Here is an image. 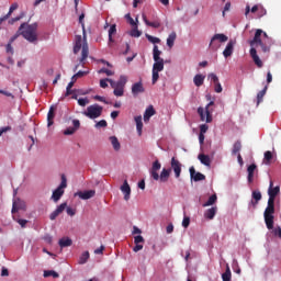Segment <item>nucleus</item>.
Listing matches in <instances>:
<instances>
[{
	"label": "nucleus",
	"mask_w": 281,
	"mask_h": 281,
	"mask_svg": "<svg viewBox=\"0 0 281 281\" xmlns=\"http://www.w3.org/2000/svg\"><path fill=\"white\" fill-rule=\"evenodd\" d=\"M280 194V187H274L273 188V181H270V186L268 189V205L263 212V218H265V223H266V227L268 229H272L273 228V221L276 218V216H273V214H276V198Z\"/></svg>",
	"instance_id": "f257e3e1"
},
{
	"label": "nucleus",
	"mask_w": 281,
	"mask_h": 281,
	"mask_svg": "<svg viewBox=\"0 0 281 281\" xmlns=\"http://www.w3.org/2000/svg\"><path fill=\"white\" fill-rule=\"evenodd\" d=\"M82 34L83 36H75L74 54H79L81 49V58H79V63L85 65V60L89 58V43H87V30H83Z\"/></svg>",
	"instance_id": "f03ea898"
},
{
	"label": "nucleus",
	"mask_w": 281,
	"mask_h": 281,
	"mask_svg": "<svg viewBox=\"0 0 281 281\" xmlns=\"http://www.w3.org/2000/svg\"><path fill=\"white\" fill-rule=\"evenodd\" d=\"M18 32L29 43H36L38 41V23L36 22L33 24L22 23Z\"/></svg>",
	"instance_id": "7ed1b4c3"
},
{
	"label": "nucleus",
	"mask_w": 281,
	"mask_h": 281,
	"mask_svg": "<svg viewBox=\"0 0 281 281\" xmlns=\"http://www.w3.org/2000/svg\"><path fill=\"white\" fill-rule=\"evenodd\" d=\"M110 86L112 87L113 94L116 98H122L124 95V87H126V82H128V77L122 75L117 81L109 80Z\"/></svg>",
	"instance_id": "20e7f679"
},
{
	"label": "nucleus",
	"mask_w": 281,
	"mask_h": 281,
	"mask_svg": "<svg viewBox=\"0 0 281 281\" xmlns=\"http://www.w3.org/2000/svg\"><path fill=\"white\" fill-rule=\"evenodd\" d=\"M229 41V37L223 33H216L209 44V48L211 52H217L221 47V43H227Z\"/></svg>",
	"instance_id": "39448f33"
},
{
	"label": "nucleus",
	"mask_w": 281,
	"mask_h": 281,
	"mask_svg": "<svg viewBox=\"0 0 281 281\" xmlns=\"http://www.w3.org/2000/svg\"><path fill=\"white\" fill-rule=\"evenodd\" d=\"M102 111H104V108L95 103V104L89 105L87 108V111L83 112V115H86V117H89V120H98V117L102 115Z\"/></svg>",
	"instance_id": "423d86ee"
},
{
	"label": "nucleus",
	"mask_w": 281,
	"mask_h": 281,
	"mask_svg": "<svg viewBox=\"0 0 281 281\" xmlns=\"http://www.w3.org/2000/svg\"><path fill=\"white\" fill-rule=\"evenodd\" d=\"M65 188H67V177L65 175H61V182L58 186V188L53 191L52 199L55 203H58L60 199L63 198V194H65Z\"/></svg>",
	"instance_id": "0eeeda50"
},
{
	"label": "nucleus",
	"mask_w": 281,
	"mask_h": 281,
	"mask_svg": "<svg viewBox=\"0 0 281 281\" xmlns=\"http://www.w3.org/2000/svg\"><path fill=\"white\" fill-rule=\"evenodd\" d=\"M260 36H262V30L258 29L255 33L254 38L250 41V47H256V45H259L262 52L267 54V52H270V48L266 45L265 42H262V38H260Z\"/></svg>",
	"instance_id": "6e6552de"
},
{
	"label": "nucleus",
	"mask_w": 281,
	"mask_h": 281,
	"mask_svg": "<svg viewBox=\"0 0 281 281\" xmlns=\"http://www.w3.org/2000/svg\"><path fill=\"white\" fill-rule=\"evenodd\" d=\"M214 106V101H211L205 109L203 108H199L198 109V113L201 117L202 122H206L207 124H210V122H212V112L210 111V108Z\"/></svg>",
	"instance_id": "1a4fd4ad"
},
{
	"label": "nucleus",
	"mask_w": 281,
	"mask_h": 281,
	"mask_svg": "<svg viewBox=\"0 0 281 281\" xmlns=\"http://www.w3.org/2000/svg\"><path fill=\"white\" fill-rule=\"evenodd\" d=\"M159 71H164V59H159L153 65V85L159 80Z\"/></svg>",
	"instance_id": "9d476101"
},
{
	"label": "nucleus",
	"mask_w": 281,
	"mask_h": 281,
	"mask_svg": "<svg viewBox=\"0 0 281 281\" xmlns=\"http://www.w3.org/2000/svg\"><path fill=\"white\" fill-rule=\"evenodd\" d=\"M209 78L214 83L215 93H223V86H221V81H218V76H216L214 72H211L209 74Z\"/></svg>",
	"instance_id": "9b49d317"
},
{
	"label": "nucleus",
	"mask_w": 281,
	"mask_h": 281,
	"mask_svg": "<svg viewBox=\"0 0 281 281\" xmlns=\"http://www.w3.org/2000/svg\"><path fill=\"white\" fill-rule=\"evenodd\" d=\"M158 170H161V162L159 160H155L151 166L150 176L153 177L154 181H159V173Z\"/></svg>",
	"instance_id": "f8f14e48"
},
{
	"label": "nucleus",
	"mask_w": 281,
	"mask_h": 281,
	"mask_svg": "<svg viewBox=\"0 0 281 281\" xmlns=\"http://www.w3.org/2000/svg\"><path fill=\"white\" fill-rule=\"evenodd\" d=\"M171 169L175 172L176 179H179L181 177V162L175 157L171 158Z\"/></svg>",
	"instance_id": "ddd939ff"
},
{
	"label": "nucleus",
	"mask_w": 281,
	"mask_h": 281,
	"mask_svg": "<svg viewBox=\"0 0 281 281\" xmlns=\"http://www.w3.org/2000/svg\"><path fill=\"white\" fill-rule=\"evenodd\" d=\"M75 196H79L82 201H89V199H93V196H95V190L79 191L75 193Z\"/></svg>",
	"instance_id": "4468645a"
},
{
	"label": "nucleus",
	"mask_w": 281,
	"mask_h": 281,
	"mask_svg": "<svg viewBox=\"0 0 281 281\" xmlns=\"http://www.w3.org/2000/svg\"><path fill=\"white\" fill-rule=\"evenodd\" d=\"M65 210H67V202L61 203L53 213H50V221H56V218H58V216H60V214H63Z\"/></svg>",
	"instance_id": "2eb2a0df"
},
{
	"label": "nucleus",
	"mask_w": 281,
	"mask_h": 281,
	"mask_svg": "<svg viewBox=\"0 0 281 281\" xmlns=\"http://www.w3.org/2000/svg\"><path fill=\"white\" fill-rule=\"evenodd\" d=\"M190 172V177L193 181H205V175L201 173V172H196V170L194 169V167H190L189 169Z\"/></svg>",
	"instance_id": "dca6fc26"
},
{
	"label": "nucleus",
	"mask_w": 281,
	"mask_h": 281,
	"mask_svg": "<svg viewBox=\"0 0 281 281\" xmlns=\"http://www.w3.org/2000/svg\"><path fill=\"white\" fill-rule=\"evenodd\" d=\"M26 205H25V201L21 200V199H15L13 200V205H12V214H15V212H18L19 210H25Z\"/></svg>",
	"instance_id": "f3484780"
},
{
	"label": "nucleus",
	"mask_w": 281,
	"mask_h": 281,
	"mask_svg": "<svg viewBox=\"0 0 281 281\" xmlns=\"http://www.w3.org/2000/svg\"><path fill=\"white\" fill-rule=\"evenodd\" d=\"M143 21L144 23L148 26V27H154L155 30H159V27H161V22H159V20H156L154 22L148 21V18L146 16V13L142 14Z\"/></svg>",
	"instance_id": "a211bd4d"
},
{
	"label": "nucleus",
	"mask_w": 281,
	"mask_h": 281,
	"mask_svg": "<svg viewBox=\"0 0 281 281\" xmlns=\"http://www.w3.org/2000/svg\"><path fill=\"white\" fill-rule=\"evenodd\" d=\"M250 56H251V58H252L255 65H256L257 67H259V69L262 68V65H263V64H262V60H261L260 57L258 56V50H256L255 47L250 48Z\"/></svg>",
	"instance_id": "6ab92c4d"
},
{
	"label": "nucleus",
	"mask_w": 281,
	"mask_h": 281,
	"mask_svg": "<svg viewBox=\"0 0 281 281\" xmlns=\"http://www.w3.org/2000/svg\"><path fill=\"white\" fill-rule=\"evenodd\" d=\"M236 43L234 41H229L223 52V56L224 58H229V56H232L234 54V45Z\"/></svg>",
	"instance_id": "aec40b11"
},
{
	"label": "nucleus",
	"mask_w": 281,
	"mask_h": 281,
	"mask_svg": "<svg viewBox=\"0 0 281 281\" xmlns=\"http://www.w3.org/2000/svg\"><path fill=\"white\" fill-rule=\"evenodd\" d=\"M72 126L74 127H68L64 131V135H74L78 128H80V121L79 120H74L72 121Z\"/></svg>",
	"instance_id": "412c9836"
},
{
	"label": "nucleus",
	"mask_w": 281,
	"mask_h": 281,
	"mask_svg": "<svg viewBox=\"0 0 281 281\" xmlns=\"http://www.w3.org/2000/svg\"><path fill=\"white\" fill-rule=\"evenodd\" d=\"M144 83H142V81H138L132 86L133 95H139V93H144Z\"/></svg>",
	"instance_id": "4be33fe9"
},
{
	"label": "nucleus",
	"mask_w": 281,
	"mask_h": 281,
	"mask_svg": "<svg viewBox=\"0 0 281 281\" xmlns=\"http://www.w3.org/2000/svg\"><path fill=\"white\" fill-rule=\"evenodd\" d=\"M121 191L124 194V200L128 201L131 199V186H128V181H124L123 186H121Z\"/></svg>",
	"instance_id": "5701e85b"
},
{
	"label": "nucleus",
	"mask_w": 281,
	"mask_h": 281,
	"mask_svg": "<svg viewBox=\"0 0 281 281\" xmlns=\"http://www.w3.org/2000/svg\"><path fill=\"white\" fill-rule=\"evenodd\" d=\"M155 113H157V111H155V108L153 105H149L144 113V122H150V117H153V115H155Z\"/></svg>",
	"instance_id": "b1692460"
},
{
	"label": "nucleus",
	"mask_w": 281,
	"mask_h": 281,
	"mask_svg": "<svg viewBox=\"0 0 281 281\" xmlns=\"http://www.w3.org/2000/svg\"><path fill=\"white\" fill-rule=\"evenodd\" d=\"M216 212H218V207L212 206L211 209L204 212V218H207L209 221H213L214 216H216Z\"/></svg>",
	"instance_id": "393cba45"
},
{
	"label": "nucleus",
	"mask_w": 281,
	"mask_h": 281,
	"mask_svg": "<svg viewBox=\"0 0 281 281\" xmlns=\"http://www.w3.org/2000/svg\"><path fill=\"white\" fill-rule=\"evenodd\" d=\"M198 159L201 164H203V166H207V168H210V166H212V159L210 158L209 155L205 154H200L198 156Z\"/></svg>",
	"instance_id": "a878e982"
},
{
	"label": "nucleus",
	"mask_w": 281,
	"mask_h": 281,
	"mask_svg": "<svg viewBox=\"0 0 281 281\" xmlns=\"http://www.w3.org/2000/svg\"><path fill=\"white\" fill-rule=\"evenodd\" d=\"M172 172V169H166L164 168L160 172L159 179L162 183H166V181H168V179H170V173Z\"/></svg>",
	"instance_id": "bb28decb"
},
{
	"label": "nucleus",
	"mask_w": 281,
	"mask_h": 281,
	"mask_svg": "<svg viewBox=\"0 0 281 281\" xmlns=\"http://www.w3.org/2000/svg\"><path fill=\"white\" fill-rule=\"evenodd\" d=\"M55 109L54 106H50L49 108V111L47 113V126H54V117H56V114H55Z\"/></svg>",
	"instance_id": "cd10ccee"
},
{
	"label": "nucleus",
	"mask_w": 281,
	"mask_h": 281,
	"mask_svg": "<svg viewBox=\"0 0 281 281\" xmlns=\"http://www.w3.org/2000/svg\"><path fill=\"white\" fill-rule=\"evenodd\" d=\"M252 199L254 200L251 201V205L256 207V205L262 201V193L260 191H252Z\"/></svg>",
	"instance_id": "c85d7f7f"
},
{
	"label": "nucleus",
	"mask_w": 281,
	"mask_h": 281,
	"mask_svg": "<svg viewBox=\"0 0 281 281\" xmlns=\"http://www.w3.org/2000/svg\"><path fill=\"white\" fill-rule=\"evenodd\" d=\"M58 245L63 249L65 247H71V245H74V241L69 237H63L61 239H59Z\"/></svg>",
	"instance_id": "c756f323"
},
{
	"label": "nucleus",
	"mask_w": 281,
	"mask_h": 281,
	"mask_svg": "<svg viewBox=\"0 0 281 281\" xmlns=\"http://www.w3.org/2000/svg\"><path fill=\"white\" fill-rule=\"evenodd\" d=\"M176 41H177V33L171 32L167 38V46L169 47V49H172V47H175Z\"/></svg>",
	"instance_id": "7c9ffc66"
},
{
	"label": "nucleus",
	"mask_w": 281,
	"mask_h": 281,
	"mask_svg": "<svg viewBox=\"0 0 281 281\" xmlns=\"http://www.w3.org/2000/svg\"><path fill=\"white\" fill-rule=\"evenodd\" d=\"M18 9H19V4L18 3L11 4L8 14H5L2 18H0V23H3V21H8V18L12 16V12H14V10H18Z\"/></svg>",
	"instance_id": "2f4dec72"
},
{
	"label": "nucleus",
	"mask_w": 281,
	"mask_h": 281,
	"mask_svg": "<svg viewBox=\"0 0 281 281\" xmlns=\"http://www.w3.org/2000/svg\"><path fill=\"white\" fill-rule=\"evenodd\" d=\"M256 164L250 165L247 168V172H248V183H252L254 182V172H256Z\"/></svg>",
	"instance_id": "473e14b6"
},
{
	"label": "nucleus",
	"mask_w": 281,
	"mask_h": 281,
	"mask_svg": "<svg viewBox=\"0 0 281 281\" xmlns=\"http://www.w3.org/2000/svg\"><path fill=\"white\" fill-rule=\"evenodd\" d=\"M260 10V4H255L252 8L247 4L246 9H245V16H249V12H251L252 14H256V12H258Z\"/></svg>",
	"instance_id": "72a5a7b5"
},
{
	"label": "nucleus",
	"mask_w": 281,
	"mask_h": 281,
	"mask_svg": "<svg viewBox=\"0 0 281 281\" xmlns=\"http://www.w3.org/2000/svg\"><path fill=\"white\" fill-rule=\"evenodd\" d=\"M136 122V130L139 136H142V130L144 128V123L142 122V115L134 117Z\"/></svg>",
	"instance_id": "f704fd0d"
},
{
	"label": "nucleus",
	"mask_w": 281,
	"mask_h": 281,
	"mask_svg": "<svg viewBox=\"0 0 281 281\" xmlns=\"http://www.w3.org/2000/svg\"><path fill=\"white\" fill-rule=\"evenodd\" d=\"M193 82H194L195 87H203V82H205V76L195 75L193 78Z\"/></svg>",
	"instance_id": "c9c22d12"
},
{
	"label": "nucleus",
	"mask_w": 281,
	"mask_h": 281,
	"mask_svg": "<svg viewBox=\"0 0 281 281\" xmlns=\"http://www.w3.org/2000/svg\"><path fill=\"white\" fill-rule=\"evenodd\" d=\"M267 89H269V87L265 86V88L257 93V106L260 105L265 95H267Z\"/></svg>",
	"instance_id": "e433bc0d"
},
{
	"label": "nucleus",
	"mask_w": 281,
	"mask_h": 281,
	"mask_svg": "<svg viewBox=\"0 0 281 281\" xmlns=\"http://www.w3.org/2000/svg\"><path fill=\"white\" fill-rule=\"evenodd\" d=\"M243 150V143L237 140L233 145L232 155H238Z\"/></svg>",
	"instance_id": "4c0bfd02"
},
{
	"label": "nucleus",
	"mask_w": 281,
	"mask_h": 281,
	"mask_svg": "<svg viewBox=\"0 0 281 281\" xmlns=\"http://www.w3.org/2000/svg\"><path fill=\"white\" fill-rule=\"evenodd\" d=\"M153 56H154V61L164 60V58L160 57L161 56V50H159V46L154 45Z\"/></svg>",
	"instance_id": "58836bf2"
},
{
	"label": "nucleus",
	"mask_w": 281,
	"mask_h": 281,
	"mask_svg": "<svg viewBox=\"0 0 281 281\" xmlns=\"http://www.w3.org/2000/svg\"><path fill=\"white\" fill-rule=\"evenodd\" d=\"M110 142H111L114 150L117 151V150H120V148H122V145H120V140L115 136H111Z\"/></svg>",
	"instance_id": "ea45409f"
},
{
	"label": "nucleus",
	"mask_w": 281,
	"mask_h": 281,
	"mask_svg": "<svg viewBox=\"0 0 281 281\" xmlns=\"http://www.w3.org/2000/svg\"><path fill=\"white\" fill-rule=\"evenodd\" d=\"M223 281H232V270L229 269V266L226 267L225 272L222 274Z\"/></svg>",
	"instance_id": "a19ab883"
},
{
	"label": "nucleus",
	"mask_w": 281,
	"mask_h": 281,
	"mask_svg": "<svg viewBox=\"0 0 281 281\" xmlns=\"http://www.w3.org/2000/svg\"><path fill=\"white\" fill-rule=\"evenodd\" d=\"M217 199L218 198L216 196V194H213L209 198V200L202 206L210 207V205H214V203H216Z\"/></svg>",
	"instance_id": "79ce46f5"
},
{
	"label": "nucleus",
	"mask_w": 281,
	"mask_h": 281,
	"mask_svg": "<svg viewBox=\"0 0 281 281\" xmlns=\"http://www.w3.org/2000/svg\"><path fill=\"white\" fill-rule=\"evenodd\" d=\"M134 29H132V31L130 32V35L133 36V38H139V36H142V31H139V29L136 25H133Z\"/></svg>",
	"instance_id": "37998d69"
},
{
	"label": "nucleus",
	"mask_w": 281,
	"mask_h": 281,
	"mask_svg": "<svg viewBox=\"0 0 281 281\" xmlns=\"http://www.w3.org/2000/svg\"><path fill=\"white\" fill-rule=\"evenodd\" d=\"M146 38L147 41H149V43H153L154 45H157L158 43H161V40L159 37H155L153 35L146 34Z\"/></svg>",
	"instance_id": "c03bdc74"
},
{
	"label": "nucleus",
	"mask_w": 281,
	"mask_h": 281,
	"mask_svg": "<svg viewBox=\"0 0 281 281\" xmlns=\"http://www.w3.org/2000/svg\"><path fill=\"white\" fill-rule=\"evenodd\" d=\"M54 277V278H59L60 276L58 274V272L54 271V270H45L44 271V278H49V277Z\"/></svg>",
	"instance_id": "a18cd8bd"
},
{
	"label": "nucleus",
	"mask_w": 281,
	"mask_h": 281,
	"mask_svg": "<svg viewBox=\"0 0 281 281\" xmlns=\"http://www.w3.org/2000/svg\"><path fill=\"white\" fill-rule=\"evenodd\" d=\"M271 159H273V153L267 150L263 155V161H266V164H271Z\"/></svg>",
	"instance_id": "49530a36"
},
{
	"label": "nucleus",
	"mask_w": 281,
	"mask_h": 281,
	"mask_svg": "<svg viewBox=\"0 0 281 281\" xmlns=\"http://www.w3.org/2000/svg\"><path fill=\"white\" fill-rule=\"evenodd\" d=\"M87 260H89V251H85L80 258H79V265L87 263Z\"/></svg>",
	"instance_id": "de8ad7c7"
},
{
	"label": "nucleus",
	"mask_w": 281,
	"mask_h": 281,
	"mask_svg": "<svg viewBox=\"0 0 281 281\" xmlns=\"http://www.w3.org/2000/svg\"><path fill=\"white\" fill-rule=\"evenodd\" d=\"M257 12H258V19H262V16L267 14V9H265L263 5H259V10Z\"/></svg>",
	"instance_id": "09e8293b"
},
{
	"label": "nucleus",
	"mask_w": 281,
	"mask_h": 281,
	"mask_svg": "<svg viewBox=\"0 0 281 281\" xmlns=\"http://www.w3.org/2000/svg\"><path fill=\"white\" fill-rule=\"evenodd\" d=\"M125 19H127L128 23L132 24V25H137V23H139V19L136 18V22H135V20H133V19L131 18V13H127V14L125 15Z\"/></svg>",
	"instance_id": "8fccbe9b"
},
{
	"label": "nucleus",
	"mask_w": 281,
	"mask_h": 281,
	"mask_svg": "<svg viewBox=\"0 0 281 281\" xmlns=\"http://www.w3.org/2000/svg\"><path fill=\"white\" fill-rule=\"evenodd\" d=\"M108 125L105 120H101L95 124V128H106Z\"/></svg>",
	"instance_id": "3c124183"
},
{
	"label": "nucleus",
	"mask_w": 281,
	"mask_h": 281,
	"mask_svg": "<svg viewBox=\"0 0 281 281\" xmlns=\"http://www.w3.org/2000/svg\"><path fill=\"white\" fill-rule=\"evenodd\" d=\"M109 80H113V79H109V78H105V79H101L100 80V87L101 89H106V87H109Z\"/></svg>",
	"instance_id": "603ef678"
},
{
	"label": "nucleus",
	"mask_w": 281,
	"mask_h": 281,
	"mask_svg": "<svg viewBox=\"0 0 281 281\" xmlns=\"http://www.w3.org/2000/svg\"><path fill=\"white\" fill-rule=\"evenodd\" d=\"M98 74H106L108 76H113L115 72L113 70H110L108 68H101Z\"/></svg>",
	"instance_id": "864d4df0"
},
{
	"label": "nucleus",
	"mask_w": 281,
	"mask_h": 281,
	"mask_svg": "<svg viewBox=\"0 0 281 281\" xmlns=\"http://www.w3.org/2000/svg\"><path fill=\"white\" fill-rule=\"evenodd\" d=\"M78 104H79V106H87V104H89V99L80 98V99H78Z\"/></svg>",
	"instance_id": "5fc2aeb1"
},
{
	"label": "nucleus",
	"mask_w": 281,
	"mask_h": 281,
	"mask_svg": "<svg viewBox=\"0 0 281 281\" xmlns=\"http://www.w3.org/2000/svg\"><path fill=\"white\" fill-rule=\"evenodd\" d=\"M182 227H184V229H188V227H190V217H188V216L183 217Z\"/></svg>",
	"instance_id": "6e6d98bb"
},
{
	"label": "nucleus",
	"mask_w": 281,
	"mask_h": 281,
	"mask_svg": "<svg viewBox=\"0 0 281 281\" xmlns=\"http://www.w3.org/2000/svg\"><path fill=\"white\" fill-rule=\"evenodd\" d=\"M89 74V70H79L77 74L74 75V78H82Z\"/></svg>",
	"instance_id": "4d7b16f0"
},
{
	"label": "nucleus",
	"mask_w": 281,
	"mask_h": 281,
	"mask_svg": "<svg viewBox=\"0 0 281 281\" xmlns=\"http://www.w3.org/2000/svg\"><path fill=\"white\" fill-rule=\"evenodd\" d=\"M24 14L22 13L19 16L12 18L11 20H9L10 25H14V23H16V21H21V19H23Z\"/></svg>",
	"instance_id": "13d9d810"
},
{
	"label": "nucleus",
	"mask_w": 281,
	"mask_h": 281,
	"mask_svg": "<svg viewBox=\"0 0 281 281\" xmlns=\"http://www.w3.org/2000/svg\"><path fill=\"white\" fill-rule=\"evenodd\" d=\"M66 213L68 214V216H76V209L66 206Z\"/></svg>",
	"instance_id": "bf43d9fd"
},
{
	"label": "nucleus",
	"mask_w": 281,
	"mask_h": 281,
	"mask_svg": "<svg viewBox=\"0 0 281 281\" xmlns=\"http://www.w3.org/2000/svg\"><path fill=\"white\" fill-rule=\"evenodd\" d=\"M210 128V126H207V124H202L200 126V134L205 135V133H207V130Z\"/></svg>",
	"instance_id": "052dcab7"
},
{
	"label": "nucleus",
	"mask_w": 281,
	"mask_h": 281,
	"mask_svg": "<svg viewBox=\"0 0 281 281\" xmlns=\"http://www.w3.org/2000/svg\"><path fill=\"white\" fill-rule=\"evenodd\" d=\"M7 54H14V48L12 47V44L8 43L5 46Z\"/></svg>",
	"instance_id": "680f3d73"
},
{
	"label": "nucleus",
	"mask_w": 281,
	"mask_h": 281,
	"mask_svg": "<svg viewBox=\"0 0 281 281\" xmlns=\"http://www.w3.org/2000/svg\"><path fill=\"white\" fill-rule=\"evenodd\" d=\"M135 245H139V243H144V237L142 235H137L134 237Z\"/></svg>",
	"instance_id": "e2e57ef3"
},
{
	"label": "nucleus",
	"mask_w": 281,
	"mask_h": 281,
	"mask_svg": "<svg viewBox=\"0 0 281 281\" xmlns=\"http://www.w3.org/2000/svg\"><path fill=\"white\" fill-rule=\"evenodd\" d=\"M115 32H117L116 25L112 24L109 30V36H113V34H115Z\"/></svg>",
	"instance_id": "0e129e2a"
},
{
	"label": "nucleus",
	"mask_w": 281,
	"mask_h": 281,
	"mask_svg": "<svg viewBox=\"0 0 281 281\" xmlns=\"http://www.w3.org/2000/svg\"><path fill=\"white\" fill-rule=\"evenodd\" d=\"M94 100H97L98 102H103L104 104H109V101H106V99L101 95H94Z\"/></svg>",
	"instance_id": "69168bd1"
},
{
	"label": "nucleus",
	"mask_w": 281,
	"mask_h": 281,
	"mask_svg": "<svg viewBox=\"0 0 281 281\" xmlns=\"http://www.w3.org/2000/svg\"><path fill=\"white\" fill-rule=\"evenodd\" d=\"M15 221H16V223H19V225H20L21 227H25V225H27V220L18 218V220H15Z\"/></svg>",
	"instance_id": "338daca9"
},
{
	"label": "nucleus",
	"mask_w": 281,
	"mask_h": 281,
	"mask_svg": "<svg viewBox=\"0 0 281 281\" xmlns=\"http://www.w3.org/2000/svg\"><path fill=\"white\" fill-rule=\"evenodd\" d=\"M274 236H278L279 238H281V227H278L277 229H274Z\"/></svg>",
	"instance_id": "774afa93"
}]
</instances>
